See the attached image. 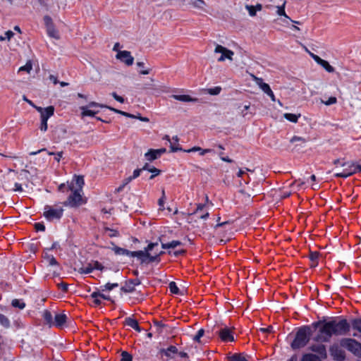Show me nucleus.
<instances>
[{
    "label": "nucleus",
    "instance_id": "1",
    "mask_svg": "<svg viewBox=\"0 0 361 361\" xmlns=\"http://www.w3.org/2000/svg\"><path fill=\"white\" fill-rule=\"evenodd\" d=\"M350 330V324L346 319L342 318L339 320L332 317L327 320L324 326L321 329L320 334L313 338L316 342H329L332 336H345Z\"/></svg>",
    "mask_w": 361,
    "mask_h": 361
},
{
    "label": "nucleus",
    "instance_id": "2",
    "mask_svg": "<svg viewBox=\"0 0 361 361\" xmlns=\"http://www.w3.org/2000/svg\"><path fill=\"white\" fill-rule=\"evenodd\" d=\"M312 335L311 326L305 325L299 327L294 340L290 343L291 348L295 350L304 348L310 342Z\"/></svg>",
    "mask_w": 361,
    "mask_h": 361
},
{
    "label": "nucleus",
    "instance_id": "3",
    "mask_svg": "<svg viewBox=\"0 0 361 361\" xmlns=\"http://www.w3.org/2000/svg\"><path fill=\"white\" fill-rule=\"evenodd\" d=\"M67 190L71 191V193L68 197L67 200L62 204L65 207H78L83 204L86 203V201L83 200L80 192L78 190H75L73 186V182H67Z\"/></svg>",
    "mask_w": 361,
    "mask_h": 361
},
{
    "label": "nucleus",
    "instance_id": "4",
    "mask_svg": "<svg viewBox=\"0 0 361 361\" xmlns=\"http://www.w3.org/2000/svg\"><path fill=\"white\" fill-rule=\"evenodd\" d=\"M340 345L354 355L361 357V343L357 340L350 338H344L340 341Z\"/></svg>",
    "mask_w": 361,
    "mask_h": 361
},
{
    "label": "nucleus",
    "instance_id": "5",
    "mask_svg": "<svg viewBox=\"0 0 361 361\" xmlns=\"http://www.w3.org/2000/svg\"><path fill=\"white\" fill-rule=\"evenodd\" d=\"M63 214V209L61 207H54L46 205L44 208L43 216L49 221L60 220Z\"/></svg>",
    "mask_w": 361,
    "mask_h": 361
},
{
    "label": "nucleus",
    "instance_id": "6",
    "mask_svg": "<svg viewBox=\"0 0 361 361\" xmlns=\"http://www.w3.org/2000/svg\"><path fill=\"white\" fill-rule=\"evenodd\" d=\"M43 20L47 35L51 38L59 39L60 35L58 30L55 27L52 18L49 16L46 15L44 16Z\"/></svg>",
    "mask_w": 361,
    "mask_h": 361
},
{
    "label": "nucleus",
    "instance_id": "7",
    "mask_svg": "<svg viewBox=\"0 0 361 361\" xmlns=\"http://www.w3.org/2000/svg\"><path fill=\"white\" fill-rule=\"evenodd\" d=\"M178 353V350L175 345H170L167 348H161L158 352V356L162 361H168L174 357Z\"/></svg>",
    "mask_w": 361,
    "mask_h": 361
},
{
    "label": "nucleus",
    "instance_id": "8",
    "mask_svg": "<svg viewBox=\"0 0 361 361\" xmlns=\"http://www.w3.org/2000/svg\"><path fill=\"white\" fill-rule=\"evenodd\" d=\"M216 334L224 342H233L235 341L233 329L225 326L216 331Z\"/></svg>",
    "mask_w": 361,
    "mask_h": 361
},
{
    "label": "nucleus",
    "instance_id": "9",
    "mask_svg": "<svg viewBox=\"0 0 361 361\" xmlns=\"http://www.w3.org/2000/svg\"><path fill=\"white\" fill-rule=\"evenodd\" d=\"M329 352L331 356L336 361H344L345 360V351L341 349L336 343L330 346Z\"/></svg>",
    "mask_w": 361,
    "mask_h": 361
},
{
    "label": "nucleus",
    "instance_id": "10",
    "mask_svg": "<svg viewBox=\"0 0 361 361\" xmlns=\"http://www.w3.org/2000/svg\"><path fill=\"white\" fill-rule=\"evenodd\" d=\"M54 114V107L53 106H49L46 107V111L44 114L41 116V124H40V130L42 131H46L47 130V121L48 119L53 116Z\"/></svg>",
    "mask_w": 361,
    "mask_h": 361
},
{
    "label": "nucleus",
    "instance_id": "11",
    "mask_svg": "<svg viewBox=\"0 0 361 361\" xmlns=\"http://www.w3.org/2000/svg\"><path fill=\"white\" fill-rule=\"evenodd\" d=\"M97 106L105 108L106 105L101 104L95 102H91L87 106L80 107L82 116H94L99 111L89 109V108Z\"/></svg>",
    "mask_w": 361,
    "mask_h": 361
},
{
    "label": "nucleus",
    "instance_id": "12",
    "mask_svg": "<svg viewBox=\"0 0 361 361\" xmlns=\"http://www.w3.org/2000/svg\"><path fill=\"white\" fill-rule=\"evenodd\" d=\"M255 80L256 81V83L259 85V87L262 89V90L268 96H269L273 102H275L276 98L269 85L264 82L263 79L261 78L255 77Z\"/></svg>",
    "mask_w": 361,
    "mask_h": 361
},
{
    "label": "nucleus",
    "instance_id": "13",
    "mask_svg": "<svg viewBox=\"0 0 361 361\" xmlns=\"http://www.w3.org/2000/svg\"><path fill=\"white\" fill-rule=\"evenodd\" d=\"M308 350L317 353L321 360L327 358V352L324 344H312L308 348Z\"/></svg>",
    "mask_w": 361,
    "mask_h": 361
},
{
    "label": "nucleus",
    "instance_id": "14",
    "mask_svg": "<svg viewBox=\"0 0 361 361\" xmlns=\"http://www.w3.org/2000/svg\"><path fill=\"white\" fill-rule=\"evenodd\" d=\"M116 58L124 62L128 66L133 63L134 59L128 51H119L116 54Z\"/></svg>",
    "mask_w": 361,
    "mask_h": 361
},
{
    "label": "nucleus",
    "instance_id": "15",
    "mask_svg": "<svg viewBox=\"0 0 361 361\" xmlns=\"http://www.w3.org/2000/svg\"><path fill=\"white\" fill-rule=\"evenodd\" d=\"M141 283V281L138 279H129L126 282V286L121 287V290L124 293H133L135 291V286H138Z\"/></svg>",
    "mask_w": 361,
    "mask_h": 361
},
{
    "label": "nucleus",
    "instance_id": "16",
    "mask_svg": "<svg viewBox=\"0 0 361 361\" xmlns=\"http://www.w3.org/2000/svg\"><path fill=\"white\" fill-rule=\"evenodd\" d=\"M312 59L320 66H322L327 72L329 73H333L334 71V68L333 66H331L329 63L321 59L319 56L315 55L314 54H310Z\"/></svg>",
    "mask_w": 361,
    "mask_h": 361
},
{
    "label": "nucleus",
    "instance_id": "17",
    "mask_svg": "<svg viewBox=\"0 0 361 361\" xmlns=\"http://www.w3.org/2000/svg\"><path fill=\"white\" fill-rule=\"evenodd\" d=\"M111 244L113 245L112 250L116 255H128L133 257H136V251H130L127 249L118 247L113 242H111Z\"/></svg>",
    "mask_w": 361,
    "mask_h": 361
},
{
    "label": "nucleus",
    "instance_id": "18",
    "mask_svg": "<svg viewBox=\"0 0 361 361\" xmlns=\"http://www.w3.org/2000/svg\"><path fill=\"white\" fill-rule=\"evenodd\" d=\"M136 257L140 261L141 264H149L154 262L159 263L161 261V257H159L157 254L152 255L149 253L148 256H136Z\"/></svg>",
    "mask_w": 361,
    "mask_h": 361
},
{
    "label": "nucleus",
    "instance_id": "19",
    "mask_svg": "<svg viewBox=\"0 0 361 361\" xmlns=\"http://www.w3.org/2000/svg\"><path fill=\"white\" fill-rule=\"evenodd\" d=\"M158 243H149L143 250L136 251V256H148L150 252L154 251V248L158 246Z\"/></svg>",
    "mask_w": 361,
    "mask_h": 361
},
{
    "label": "nucleus",
    "instance_id": "20",
    "mask_svg": "<svg viewBox=\"0 0 361 361\" xmlns=\"http://www.w3.org/2000/svg\"><path fill=\"white\" fill-rule=\"evenodd\" d=\"M159 241L161 243V247L163 249H173V248L176 247L177 246L183 245V243L179 240H172V241H171L169 243H164L162 237L159 238Z\"/></svg>",
    "mask_w": 361,
    "mask_h": 361
},
{
    "label": "nucleus",
    "instance_id": "21",
    "mask_svg": "<svg viewBox=\"0 0 361 361\" xmlns=\"http://www.w3.org/2000/svg\"><path fill=\"white\" fill-rule=\"evenodd\" d=\"M171 97L183 102H196L198 101L197 98L192 97L188 94H172Z\"/></svg>",
    "mask_w": 361,
    "mask_h": 361
},
{
    "label": "nucleus",
    "instance_id": "22",
    "mask_svg": "<svg viewBox=\"0 0 361 361\" xmlns=\"http://www.w3.org/2000/svg\"><path fill=\"white\" fill-rule=\"evenodd\" d=\"M71 182H73V186L75 190H78V191L82 192V187L85 184L84 178L82 176L75 175Z\"/></svg>",
    "mask_w": 361,
    "mask_h": 361
},
{
    "label": "nucleus",
    "instance_id": "23",
    "mask_svg": "<svg viewBox=\"0 0 361 361\" xmlns=\"http://www.w3.org/2000/svg\"><path fill=\"white\" fill-rule=\"evenodd\" d=\"M67 317L65 314H57L55 315L53 326L62 327L66 322Z\"/></svg>",
    "mask_w": 361,
    "mask_h": 361
},
{
    "label": "nucleus",
    "instance_id": "24",
    "mask_svg": "<svg viewBox=\"0 0 361 361\" xmlns=\"http://www.w3.org/2000/svg\"><path fill=\"white\" fill-rule=\"evenodd\" d=\"M124 324L132 327L138 332L142 331V328L139 326L137 320L132 317H126L124 321Z\"/></svg>",
    "mask_w": 361,
    "mask_h": 361
},
{
    "label": "nucleus",
    "instance_id": "25",
    "mask_svg": "<svg viewBox=\"0 0 361 361\" xmlns=\"http://www.w3.org/2000/svg\"><path fill=\"white\" fill-rule=\"evenodd\" d=\"M170 149H171V152H176L178 151H183V149H182L181 147L179 146V145H178L177 146H175L173 143L171 142V145H170ZM200 150H202V148L200 147H193L189 149H187V150H184V152H197Z\"/></svg>",
    "mask_w": 361,
    "mask_h": 361
},
{
    "label": "nucleus",
    "instance_id": "26",
    "mask_svg": "<svg viewBox=\"0 0 361 361\" xmlns=\"http://www.w3.org/2000/svg\"><path fill=\"white\" fill-rule=\"evenodd\" d=\"M326 321L327 319L325 317H323L322 319L313 322L310 326H311L312 331L319 328L318 334H320V331L324 326V324L326 323Z\"/></svg>",
    "mask_w": 361,
    "mask_h": 361
},
{
    "label": "nucleus",
    "instance_id": "27",
    "mask_svg": "<svg viewBox=\"0 0 361 361\" xmlns=\"http://www.w3.org/2000/svg\"><path fill=\"white\" fill-rule=\"evenodd\" d=\"M157 149H149L147 152L145 153V157L146 159L149 161H152L160 157L158 154H157Z\"/></svg>",
    "mask_w": 361,
    "mask_h": 361
},
{
    "label": "nucleus",
    "instance_id": "28",
    "mask_svg": "<svg viewBox=\"0 0 361 361\" xmlns=\"http://www.w3.org/2000/svg\"><path fill=\"white\" fill-rule=\"evenodd\" d=\"M300 361H322L319 356L313 353L304 354Z\"/></svg>",
    "mask_w": 361,
    "mask_h": 361
},
{
    "label": "nucleus",
    "instance_id": "29",
    "mask_svg": "<svg viewBox=\"0 0 361 361\" xmlns=\"http://www.w3.org/2000/svg\"><path fill=\"white\" fill-rule=\"evenodd\" d=\"M233 54H234V53L233 51L226 48V51H223L221 56L218 59V61H219V62L224 61H225L226 59H228L232 61L233 60L232 56H233Z\"/></svg>",
    "mask_w": 361,
    "mask_h": 361
},
{
    "label": "nucleus",
    "instance_id": "30",
    "mask_svg": "<svg viewBox=\"0 0 361 361\" xmlns=\"http://www.w3.org/2000/svg\"><path fill=\"white\" fill-rule=\"evenodd\" d=\"M228 361H248L243 353H234L228 357Z\"/></svg>",
    "mask_w": 361,
    "mask_h": 361
},
{
    "label": "nucleus",
    "instance_id": "31",
    "mask_svg": "<svg viewBox=\"0 0 361 361\" xmlns=\"http://www.w3.org/2000/svg\"><path fill=\"white\" fill-rule=\"evenodd\" d=\"M188 4H192L193 7L204 11V6L206 3L203 0H187Z\"/></svg>",
    "mask_w": 361,
    "mask_h": 361
},
{
    "label": "nucleus",
    "instance_id": "32",
    "mask_svg": "<svg viewBox=\"0 0 361 361\" xmlns=\"http://www.w3.org/2000/svg\"><path fill=\"white\" fill-rule=\"evenodd\" d=\"M351 326L353 329L361 334V317L352 319L350 322V327Z\"/></svg>",
    "mask_w": 361,
    "mask_h": 361
},
{
    "label": "nucleus",
    "instance_id": "33",
    "mask_svg": "<svg viewBox=\"0 0 361 361\" xmlns=\"http://www.w3.org/2000/svg\"><path fill=\"white\" fill-rule=\"evenodd\" d=\"M43 318L47 324H49V326H53V317L50 311L45 310L43 313Z\"/></svg>",
    "mask_w": 361,
    "mask_h": 361
},
{
    "label": "nucleus",
    "instance_id": "34",
    "mask_svg": "<svg viewBox=\"0 0 361 361\" xmlns=\"http://www.w3.org/2000/svg\"><path fill=\"white\" fill-rule=\"evenodd\" d=\"M169 288L170 291L175 295H183L180 292V289L177 286L176 283L174 281H171L169 283Z\"/></svg>",
    "mask_w": 361,
    "mask_h": 361
},
{
    "label": "nucleus",
    "instance_id": "35",
    "mask_svg": "<svg viewBox=\"0 0 361 361\" xmlns=\"http://www.w3.org/2000/svg\"><path fill=\"white\" fill-rule=\"evenodd\" d=\"M283 116L286 120H288L290 122L297 123L298 118L300 116V114L296 115L295 114H290V113H286V114H284Z\"/></svg>",
    "mask_w": 361,
    "mask_h": 361
},
{
    "label": "nucleus",
    "instance_id": "36",
    "mask_svg": "<svg viewBox=\"0 0 361 361\" xmlns=\"http://www.w3.org/2000/svg\"><path fill=\"white\" fill-rule=\"evenodd\" d=\"M43 257L49 261L50 266L59 265L57 260L53 255H50L45 252L43 255Z\"/></svg>",
    "mask_w": 361,
    "mask_h": 361
},
{
    "label": "nucleus",
    "instance_id": "37",
    "mask_svg": "<svg viewBox=\"0 0 361 361\" xmlns=\"http://www.w3.org/2000/svg\"><path fill=\"white\" fill-rule=\"evenodd\" d=\"M118 286V283H107L104 286H101L100 288H101L102 291H105V290L111 291V290H113L115 288H117Z\"/></svg>",
    "mask_w": 361,
    "mask_h": 361
},
{
    "label": "nucleus",
    "instance_id": "38",
    "mask_svg": "<svg viewBox=\"0 0 361 361\" xmlns=\"http://www.w3.org/2000/svg\"><path fill=\"white\" fill-rule=\"evenodd\" d=\"M11 305L14 307H18L20 310H23L25 307V304L20 300L14 299L12 300Z\"/></svg>",
    "mask_w": 361,
    "mask_h": 361
},
{
    "label": "nucleus",
    "instance_id": "39",
    "mask_svg": "<svg viewBox=\"0 0 361 361\" xmlns=\"http://www.w3.org/2000/svg\"><path fill=\"white\" fill-rule=\"evenodd\" d=\"M0 324L5 328H8L10 326V321L9 319L3 314L0 313Z\"/></svg>",
    "mask_w": 361,
    "mask_h": 361
},
{
    "label": "nucleus",
    "instance_id": "40",
    "mask_svg": "<svg viewBox=\"0 0 361 361\" xmlns=\"http://www.w3.org/2000/svg\"><path fill=\"white\" fill-rule=\"evenodd\" d=\"M285 4H286V2H284L283 4V5L281 6H278L277 7V14L279 16H284L286 18H287L288 20H290V18L288 17L286 14V12H285Z\"/></svg>",
    "mask_w": 361,
    "mask_h": 361
},
{
    "label": "nucleus",
    "instance_id": "41",
    "mask_svg": "<svg viewBox=\"0 0 361 361\" xmlns=\"http://www.w3.org/2000/svg\"><path fill=\"white\" fill-rule=\"evenodd\" d=\"M205 334V331L203 329H200L197 332V334L195 336L193 340L195 342H197L199 343H201V338L203 337Z\"/></svg>",
    "mask_w": 361,
    "mask_h": 361
},
{
    "label": "nucleus",
    "instance_id": "42",
    "mask_svg": "<svg viewBox=\"0 0 361 361\" xmlns=\"http://www.w3.org/2000/svg\"><path fill=\"white\" fill-rule=\"evenodd\" d=\"M94 270V268L90 264H88L87 267H81L79 270H78V272L80 274H90L92 272V271Z\"/></svg>",
    "mask_w": 361,
    "mask_h": 361
},
{
    "label": "nucleus",
    "instance_id": "43",
    "mask_svg": "<svg viewBox=\"0 0 361 361\" xmlns=\"http://www.w3.org/2000/svg\"><path fill=\"white\" fill-rule=\"evenodd\" d=\"M121 361H133V355L127 351H122Z\"/></svg>",
    "mask_w": 361,
    "mask_h": 361
},
{
    "label": "nucleus",
    "instance_id": "44",
    "mask_svg": "<svg viewBox=\"0 0 361 361\" xmlns=\"http://www.w3.org/2000/svg\"><path fill=\"white\" fill-rule=\"evenodd\" d=\"M104 230L106 232V231H109L110 232L109 234V236L110 238L119 236V232L117 230L112 229V228H110L106 227V226L104 228Z\"/></svg>",
    "mask_w": 361,
    "mask_h": 361
},
{
    "label": "nucleus",
    "instance_id": "45",
    "mask_svg": "<svg viewBox=\"0 0 361 361\" xmlns=\"http://www.w3.org/2000/svg\"><path fill=\"white\" fill-rule=\"evenodd\" d=\"M221 90L220 87H214L212 88L207 89V92L211 95H218Z\"/></svg>",
    "mask_w": 361,
    "mask_h": 361
},
{
    "label": "nucleus",
    "instance_id": "46",
    "mask_svg": "<svg viewBox=\"0 0 361 361\" xmlns=\"http://www.w3.org/2000/svg\"><path fill=\"white\" fill-rule=\"evenodd\" d=\"M319 257V252L310 251L309 254V258L312 262L318 261Z\"/></svg>",
    "mask_w": 361,
    "mask_h": 361
},
{
    "label": "nucleus",
    "instance_id": "47",
    "mask_svg": "<svg viewBox=\"0 0 361 361\" xmlns=\"http://www.w3.org/2000/svg\"><path fill=\"white\" fill-rule=\"evenodd\" d=\"M165 199H166L165 191L163 189L162 191H161V197L158 200V204L160 207L161 209H164V204Z\"/></svg>",
    "mask_w": 361,
    "mask_h": 361
},
{
    "label": "nucleus",
    "instance_id": "48",
    "mask_svg": "<svg viewBox=\"0 0 361 361\" xmlns=\"http://www.w3.org/2000/svg\"><path fill=\"white\" fill-rule=\"evenodd\" d=\"M150 173H152V174L149 176V180H152L154 179L156 176H159V174H161V171L157 169V168H153V169H150Z\"/></svg>",
    "mask_w": 361,
    "mask_h": 361
},
{
    "label": "nucleus",
    "instance_id": "49",
    "mask_svg": "<svg viewBox=\"0 0 361 361\" xmlns=\"http://www.w3.org/2000/svg\"><path fill=\"white\" fill-rule=\"evenodd\" d=\"M34 228L37 232L45 231V226L43 222L35 223L34 224Z\"/></svg>",
    "mask_w": 361,
    "mask_h": 361
},
{
    "label": "nucleus",
    "instance_id": "50",
    "mask_svg": "<svg viewBox=\"0 0 361 361\" xmlns=\"http://www.w3.org/2000/svg\"><path fill=\"white\" fill-rule=\"evenodd\" d=\"M13 35L14 33L11 30H8L4 33V36H0V41H4L6 39L9 40Z\"/></svg>",
    "mask_w": 361,
    "mask_h": 361
},
{
    "label": "nucleus",
    "instance_id": "51",
    "mask_svg": "<svg viewBox=\"0 0 361 361\" xmlns=\"http://www.w3.org/2000/svg\"><path fill=\"white\" fill-rule=\"evenodd\" d=\"M352 175H353V172H348V171H345V169H344L342 173H338L335 174V176L340 177V178H347Z\"/></svg>",
    "mask_w": 361,
    "mask_h": 361
},
{
    "label": "nucleus",
    "instance_id": "52",
    "mask_svg": "<svg viewBox=\"0 0 361 361\" xmlns=\"http://www.w3.org/2000/svg\"><path fill=\"white\" fill-rule=\"evenodd\" d=\"M186 252L187 251L185 250H176V251H174L173 252L169 250L168 251V254L169 255H173L175 257H178L180 255H185Z\"/></svg>",
    "mask_w": 361,
    "mask_h": 361
},
{
    "label": "nucleus",
    "instance_id": "53",
    "mask_svg": "<svg viewBox=\"0 0 361 361\" xmlns=\"http://www.w3.org/2000/svg\"><path fill=\"white\" fill-rule=\"evenodd\" d=\"M32 63L30 62H27L25 66L19 68V71H27V73H29L32 70Z\"/></svg>",
    "mask_w": 361,
    "mask_h": 361
},
{
    "label": "nucleus",
    "instance_id": "54",
    "mask_svg": "<svg viewBox=\"0 0 361 361\" xmlns=\"http://www.w3.org/2000/svg\"><path fill=\"white\" fill-rule=\"evenodd\" d=\"M324 104H325L327 106L336 104L337 102V99L335 97H330L329 99L326 102L322 101Z\"/></svg>",
    "mask_w": 361,
    "mask_h": 361
},
{
    "label": "nucleus",
    "instance_id": "55",
    "mask_svg": "<svg viewBox=\"0 0 361 361\" xmlns=\"http://www.w3.org/2000/svg\"><path fill=\"white\" fill-rule=\"evenodd\" d=\"M58 287L64 293L68 290V285L66 283L61 282L58 284Z\"/></svg>",
    "mask_w": 361,
    "mask_h": 361
},
{
    "label": "nucleus",
    "instance_id": "56",
    "mask_svg": "<svg viewBox=\"0 0 361 361\" xmlns=\"http://www.w3.org/2000/svg\"><path fill=\"white\" fill-rule=\"evenodd\" d=\"M56 132L59 133L62 138L66 137V134L67 133V130L63 127L58 128Z\"/></svg>",
    "mask_w": 361,
    "mask_h": 361
},
{
    "label": "nucleus",
    "instance_id": "57",
    "mask_svg": "<svg viewBox=\"0 0 361 361\" xmlns=\"http://www.w3.org/2000/svg\"><path fill=\"white\" fill-rule=\"evenodd\" d=\"M247 10L248 11V13L250 16H255L256 15L255 9L254 8V6H249L247 5L246 6Z\"/></svg>",
    "mask_w": 361,
    "mask_h": 361
},
{
    "label": "nucleus",
    "instance_id": "58",
    "mask_svg": "<svg viewBox=\"0 0 361 361\" xmlns=\"http://www.w3.org/2000/svg\"><path fill=\"white\" fill-rule=\"evenodd\" d=\"M93 268H94V269L100 270V271H103L104 269V267L98 261H95L94 262Z\"/></svg>",
    "mask_w": 361,
    "mask_h": 361
},
{
    "label": "nucleus",
    "instance_id": "59",
    "mask_svg": "<svg viewBox=\"0 0 361 361\" xmlns=\"http://www.w3.org/2000/svg\"><path fill=\"white\" fill-rule=\"evenodd\" d=\"M49 155H55V160L57 161L58 162L60 161V159L62 157V154H63V152H58L56 153L55 152H49Z\"/></svg>",
    "mask_w": 361,
    "mask_h": 361
},
{
    "label": "nucleus",
    "instance_id": "60",
    "mask_svg": "<svg viewBox=\"0 0 361 361\" xmlns=\"http://www.w3.org/2000/svg\"><path fill=\"white\" fill-rule=\"evenodd\" d=\"M298 141H300L302 142V143H305L306 142L305 139L302 137H298V136H293L290 142H298Z\"/></svg>",
    "mask_w": 361,
    "mask_h": 361
},
{
    "label": "nucleus",
    "instance_id": "61",
    "mask_svg": "<svg viewBox=\"0 0 361 361\" xmlns=\"http://www.w3.org/2000/svg\"><path fill=\"white\" fill-rule=\"evenodd\" d=\"M226 47H223L221 45H219V44H217L216 46L214 51L216 53H221L222 54L223 51H226Z\"/></svg>",
    "mask_w": 361,
    "mask_h": 361
},
{
    "label": "nucleus",
    "instance_id": "62",
    "mask_svg": "<svg viewBox=\"0 0 361 361\" xmlns=\"http://www.w3.org/2000/svg\"><path fill=\"white\" fill-rule=\"evenodd\" d=\"M142 171V169H137L133 171V176H131V178L133 179H135L138 176H140L141 172Z\"/></svg>",
    "mask_w": 361,
    "mask_h": 361
},
{
    "label": "nucleus",
    "instance_id": "63",
    "mask_svg": "<svg viewBox=\"0 0 361 361\" xmlns=\"http://www.w3.org/2000/svg\"><path fill=\"white\" fill-rule=\"evenodd\" d=\"M105 108H107L109 109V110L112 111H114L115 113L116 114H121L122 116H123V114L126 112V111H123L121 110H118L117 109H115V108H113V107H111V106H105Z\"/></svg>",
    "mask_w": 361,
    "mask_h": 361
},
{
    "label": "nucleus",
    "instance_id": "64",
    "mask_svg": "<svg viewBox=\"0 0 361 361\" xmlns=\"http://www.w3.org/2000/svg\"><path fill=\"white\" fill-rule=\"evenodd\" d=\"M102 293H101L100 291L97 290V291L93 292V293L91 294L90 297H91L92 298L96 299V298H100V295H102Z\"/></svg>",
    "mask_w": 361,
    "mask_h": 361
}]
</instances>
